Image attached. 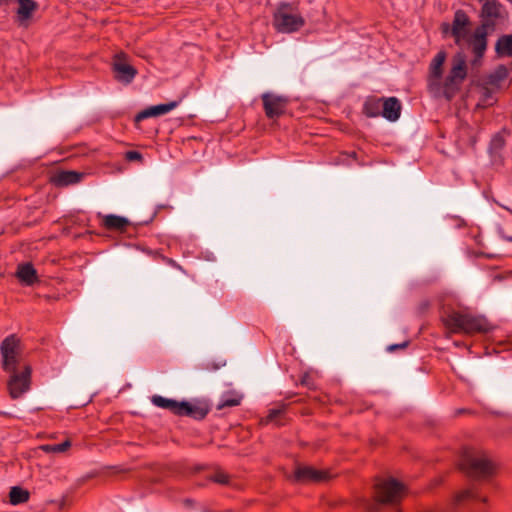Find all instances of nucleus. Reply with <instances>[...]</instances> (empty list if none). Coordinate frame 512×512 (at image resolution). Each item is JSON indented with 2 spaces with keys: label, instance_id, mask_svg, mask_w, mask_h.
Returning <instances> with one entry per match:
<instances>
[{
  "label": "nucleus",
  "instance_id": "1",
  "mask_svg": "<svg viewBox=\"0 0 512 512\" xmlns=\"http://www.w3.org/2000/svg\"><path fill=\"white\" fill-rule=\"evenodd\" d=\"M442 321L452 333H487L492 329L491 324L485 317L460 311L447 314Z\"/></svg>",
  "mask_w": 512,
  "mask_h": 512
},
{
  "label": "nucleus",
  "instance_id": "2",
  "mask_svg": "<svg viewBox=\"0 0 512 512\" xmlns=\"http://www.w3.org/2000/svg\"><path fill=\"white\" fill-rule=\"evenodd\" d=\"M460 469L473 478H488L494 475L499 464L484 451L474 452L465 449L459 463Z\"/></svg>",
  "mask_w": 512,
  "mask_h": 512
},
{
  "label": "nucleus",
  "instance_id": "3",
  "mask_svg": "<svg viewBox=\"0 0 512 512\" xmlns=\"http://www.w3.org/2000/svg\"><path fill=\"white\" fill-rule=\"evenodd\" d=\"M305 23V19L300 14L297 3L282 1L278 3L272 15V24L278 33H295L302 29Z\"/></svg>",
  "mask_w": 512,
  "mask_h": 512
},
{
  "label": "nucleus",
  "instance_id": "4",
  "mask_svg": "<svg viewBox=\"0 0 512 512\" xmlns=\"http://www.w3.org/2000/svg\"><path fill=\"white\" fill-rule=\"evenodd\" d=\"M406 495V487L394 478L383 480L375 485L376 502L369 507V512H379L382 504L398 505Z\"/></svg>",
  "mask_w": 512,
  "mask_h": 512
},
{
  "label": "nucleus",
  "instance_id": "5",
  "mask_svg": "<svg viewBox=\"0 0 512 512\" xmlns=\"http://www.w3.org/2000/svg\"><path fill=\"white\" fill-rule=\"evenodd\" d=\"M467 77V65L462 54H458L453 59L452 67L446 76L443 84H441L440 95L446 100H452L459 92L461 84Z\"/></svg>",
  "mask_w": 512,
  "mask_h": 512
},
{
  "label": "nucleus",
  "instance_id": "6",
  "mask_svg": "<svg viewBox=\"0 0 512 512\" xmlns=\"http://www.w3.org/2000/svg\"><path fill=\"white\" fill-rule=\"evenodd\" d=\"M21 341L15 334L4 338L0 344L1 367L4 372L21 369Z\"/></svg>",
  "mask_w": 512,
  "mask_h": 512
},
{
  "label": "nucleus",
  "instance_id": "7",
  "mask_svg": "<svg viewBox=\"0 0 512 512\" xmlns=\"http://www.w3.org/2000/svg\"><path fill=\"white\" fill-rule=\"evenodd\" d=\"M8 373L10 374L9 379L7 380L9 396L12 399H18L31 388L32 368L30 365L24 364L21 369Z\"/></svg>",
  "mask_w": 512,
  "mask_h": 512
},
{
  "label": "nucleus",
  "instance_id": "8",
  "mask_svg": "<svg viewBox=\"0 0 512 512\" xmlns=\"http://www.w3.org/2000/svg\"><path fill=\"white\" fill-rule=\"evenodd\" d=\"M470 24V18L467 15V13L462 9H458L454 13L451 27L448 24H443L442 30L444 33L450 30L455 45L458 47H462L463 44L468 39V37L470 36Z\"/></svg>",
  "mask_w": 512,
  "mask_h": 512
},
{
  "label": "nucleus",
  "instance_id": "9",
  "mask_svg": "<svg viewBox=\"0 0 512 512\" xmlns=\"http://www.w3.org/2000/svg\"><path fill=\"white\" fill-rule=\"evenodd\" d=\"M482 3L479 27L494 32L498 21L502 18L503 5L498 0H479Z\"/></svg>",
  "mask_w": 512,
  "mask_h": 512
},
{
  "label": "nucleus",
  "instance_id": "10",
  "mask_svg": "<svg viewBox=\"0 0 512 512\" xmlns=\"http://www.w3.org/2000/svg\"><path fill=\"white\" fill-rule=\"evenodd\" d=\"M446 60V53L439 51L432 59L429 66L428 89L434 96H440L441 78L443 74V64Z\"/></svg>",
  "mask_w": 512,
  "mask_h": 512
},
{
  "label": "nucleus",
  "instance_id": "11",
  "mask_svg": "<svg viewBox=\"0 0 512 512\" xmlns=\"http://www.w3.org/2000/svg\"><path fill=\"white\" fill-rule=\"evenodd\" d=\"M261 99L265 115L268 119H277L284 115L289 103L287 97L269 92L263 93Z\"/></svg>",
  "mask_w": 512,
  "mask_h": 512
},
{
  "label": "nucleus",
  "instance_id": "12",
  "mask_svg": "<svg viewBox=\"0 0 512 512\" xmlns=\"http://www.w3.org/2000/svg\"><path fill=\"white\" fill-rule=\"evenodd\" d=\"M490 33L492 31L477 26L473 34L466 40L475 57V61L481 60L484 57L488 44L487 36Z\"/></svg>",
  "mask_w": 512,
  "mask_h": 512
},
{
  "label": "nucleus",
  "instance_id": "13",
  "mask_svg": "<svg viewBox=\"0 0 512 512\" xmlns=\"http://www.w3.org/2000/svg\"><path fill=\"white\" fill-rule=\"evenodd\" d=\"M294 479L299 483H319L327 480L328 474L311 466H300L294 472Z\"/></svg>",
  "mask_w": 512,
  "mask_h": 512
},
{
  "label": "nucleus",
  "instance_id": "14",
  "mask_svg": "<svg viewBox=\"0 0 512 512\" xmlns=\"http://www.w3.org/2000/svg\"><path fill=\"white\" fill-rule=\"evenodd\" d=\"M123 57V54L116 55L115 61L113 63V72L117 81L124 84H129L135 78L137 70L132 65L123 62Z\"/></svg>",
  "mask_w": 512,
  "mask_h": 512
},
{
  "label": "nucleus",
  "instance_id": "15",
  "mask_svg": "<svg viewBox=\"0 0 512 512\" xmlns=\"http://www.w3.org/2000/svg\"><path fill=\"white\" fill-rule=\"evenodd\" d=\"M402 105L396 97H383L382 100V117L388 121L394 122L400 118Z\"/></svg>",
  "mask_w": 512,
  "mask_h": 512
},
{
  "label": "nucleus",
  "instance_id": "16",
  "mask_svg": "<svg viewBox=\"0 0 512 512\" xmlns=\"http://www.w3.org/2000/svg\"><path fill=\"white\" fill-rule=\"evenodd\" d=\"M209 411L210 409L206 404H192L183 400L179 416H187L195 420H203Z\"/></svg>",
  "mask_w": 512,
  "mask_h": 512
},
{
  "label": "nucleus",
  "instance_id": "17",
  "mask_svg": "<svg viewBox=\"0 0 512 512\" xmlns=\"http://www.w3.org/2000/svg\"><path fill=\"white\" fill-rule=\"evenodd\" d=\"M38 4L34 0H18L17 21L21 26L27 27L29 20L37 10Z\"/></svg>",
  "mask_w": 512,
  "mask_h": 512
},
{
  "label": "nucleus",
  "instance_id": "18",
  "mask_svg": "<svg viewBox=\"0 0 512 512\" xmlns=\"http://www.w3.org/2000/svg\"><path fill=\"white\" fill-rule=\"evenodd\" d=\"M16 276L19 281L26 286H32L39 281L37 271L31 263L19 264Z\"/></svg>",
  "mask_w": 512,
  "mask_h": 512
},
{
  "label": "nucleus",
  "instance_id": "19",
  "mask_svg": "<svg viewBox=\"0 0 512 512\" xmlns=\"http://www.w3.org/2000/svg\"><path fill=\"white\" fill-rule=\"evenodd\" d=\"M507 76L508 69L504 65H499L493 72L488 74L483 79L482 84L498 91L501 88L502 82L507 78Z\"/></svg>",
  "mask_w": 512,
  "mask_h": 512
},
{
  "label": "nucleus",
  "instance_id": "20",
  "mask_svg": "<svg viewBox=\"0 0 512 512\" xmlns=\"http://www.w3.org/2000/svg\"><path fill=\"white\" fill-rule=\"evenodd\" d=\"M382 98L375 96H369L365 100L362 108V112L369 118H375L382 116Z\"/></svg>",
  "mask_w": 512,
  "mask_h": 512
},
{
  "label": "nucleus",
  "instance_id": "21",
  "mask_svg": "<svg viewBox=\"0 0 512 512\" xmlns=\"http://www.w3.org/2000/svg\"><path fill=\"white\" fill-rule=\"evenodd\" d=\"M151 401L155 406L169 410L171 413H173L176 416H179V414H180L182 401L165 398L160 395L152 396Z\"/></svg>",
  "mask_w": 512,
  "mask_h": 512
},
{
  "label": "nucleus",
  "instance_id": "22",
  "mask_svg": "<svg viewBox=\"0 0 512 512\" xmlns=\"http://www.w3.org/2000/svg\"><path fill=\"white\" fill-rule=\"evenodd\" d=\"M103 225L107 230L123 232L129 225V221L125 217L110 214L104 217Z\"/></svg>",
  "mask_w": 512,
  "mask_h": 512
},
{
  "label": "nucleus",
  "instance_id": "23",
  "mask_svg": "<svg viewBox=\"0 0 512 512\" xmlns=\"http://www.w3.org/2000/svg\"><path fill=\"white\" fill-rule=\"evenodd\" d=\"M81 174L75 171H61L54 178L53 182L57 186H68L79 182Z\"/></svg>",
  "mask_w": 512,
  "mask_h": 512
},
{
  "label": "nucleus",
  "instance_id": "24",
  "mask_svg": "<svg viewBox=\"0 0 512 512\" xmlns=\"http://www.w3.org/2000/svg\"><path fill=\"white\" fill-rule=\"evenodd\" d=\"M495 50L499 56H512V34L499 37Z\"/></svg>",
  "mask_w": 512,
  "mask_h": 512
},
{
  "label": "nucleus",
  "instance_id": "25",
  "mask_svg": "<svg viewBox=\"0 0 512 512\" xmlns=\"http://www.w3.org/2000/svg\"><path fill=\"white\" fill-rule=\"evenodd\" d=\"M241 401L242 395L235 392H228L221 396V399L217 404V409L221 410L225 407H235L240 405Z\"/></svg>",
  "mask_w": 512,
  "mask_h": 512
},
{
  "label": "nucleus",
  "instance_id": "26",
  "mask_svg": "<svg viewBox=\"0 0 512 512\" xmlns=\"http://www.w3.org/2000/svg\"><path fill=\"white\" fill-rule=\"evenodd\" d=\"M30 494L27 490L14 486L9 492V501L12 505L25 503L29 500Z\"/></svg>",
  "mask_w": 512,
  "mask_h": 512
},
{
  "label": "nucleus",
  "instance_id": "27",
  "mask_svg": "<svg viewBox=\"0 0 512 512\" xmlns=\"http://www.w3.org/2000/svg\"><path fill=\"white\" fill-rule=\"evenodd\" d=\"M497 92L489 86L481 85V97L479 106L488 107L492 106L495 103V99L493 98V94Z\"/></svg>",
  "mask_w": 512,
  "mask_h": 512
},
{
  "label": "nucleus",
  "instance_id": "28",
  "mask_svg": "<svg viewBox=\"0 0 512 512\" xmlns=\"http://www.w3.org/2000/svg\"><path fill=\"white\" fill-rule=\"evenodd\" d=\"M181 101H182V98L177 101H171L169 103L151 106L152 107L151 111H153L155 117H157V116H160V115H163V114H166V113L172 111L180 104Z\"/></svg>",
  "mask_w": 512,
  "mask_h": 512
},
{
  "label": "nucleus",
  "instance_id": "29",
  "mask_svg": "<svg viewBox=\"0 0 512 512\" xmlns=\"http://www.w3.org/2000/svg\"><path fill=\"white\" fill-rule=\"evenodd\" d=\"M71 442L69 440H65L59 444H45L40 448L42 451L46 453H62L65 452L68 448H70Z\"/></svg>",
  "mask_w": 512,
  "mask_h": 512
},
{
  "label": "nucleus",
  "instance_id": "30",
  "mask_svg": "<svg viewBox=\"0 0 512 512\" xmlns=\"http://www.w3.org/2000/svg\"><path fill=\"white\" fill-rule=\"evenodd\" d=\"M208 479L214 483H218L221 485H227L229 483L230 477L227 473L222 470H217L212 475L208 477Z\"/></svg>",
  "mask_w": 512,
  "mask_h": 512
},
{
  "label": "nucleus",
  "instance_id": "31",
  "mask_svg": "<svg viewBox=\"0 0 512 512\" xmlns=\"http://www.w3.org/2000/svg\"><path fill=\"white\" fill-rule=\"evenodd\" d=\"M284 412L283 409L273 408L270 409L267 416L262 419V423L268 424L274 422Z\"/></svg>",
  "mask_w": 512,
  "mask_h": 512
},
{
  "label": "nucleus",
  "instance_id": "32",
  "mask_svg": "<svg viewBox=\"0 0 512 512\" xmlns=\"http://www.w3.org/2000/svg\"><path fill=\"white\" fill-rule=\"evenodd\" d=\"M466 499H478V495L473 489L464 490L457 495L458 502L464 501Z\"/></svg>",
  "mask_w": 512,
  "mask_h": 512
},
{
  "label": "nucleus",
  "instance_id": "33",
  "mask_svg": "<svg viewBox=\"0 0 512 512\" xmlns=\"http://www.w3.org/2000/svg\"><path fill=\"white\" fill-rule=\"evenodd\" d=\"M151 110H152V107L150 106V107L140 111L139 113L136 114L134 121L136 123H139L140 121H142L146 118L155 117L154 112Z\"/></svg>",
  "mask_w": 512,
  "mask_h": 512
},
{
  "label": "nucleus",
  "instance_id": "34",
  "mask_svg": "<svg viewBox=\"0 0 512 512\" xmlns=\"http://www.w3.org/2000/svg\"><path fill=\"white\" fill-rule=\"evenodd\" d=\"M126 159L129 161L142 160V154L138 151H128L126 153Z\"/></svg>",
  "mask_w": 512,
  "mask_h": 512
},
{
  "label": "nucleus",
  "instance_id": "35",
  "mask_svg": "<svg viewBox=\"0 0 512 512\" xmlns=\"http://www.w3.org/2000/svg\"><path fill=\"white\" fill-rule=\"evenodd\" d=\"M408 345H409V341H404L403 343H400V344H392V345L388 346L387 350L389 352H393L398 349H404V348L408 347Z\"/></svg>",
  "mask_w": 512,
  "mask_h": 512
},
{
  "label": "nucleus",
  "instance_id": "36",
  "mask_svg": "<svg viewBox=\"0 0 512 512\" xmlns=\"http://www.w3.org/2000/svg\"><path fill=\"white\" fill-rule=\"evenodd\" d=\"M301 384L304 385V386H307L308 388H311L312 387V383H311V377L309 374H304L302 377H301V380H300Z\"/></svg>",
  "mask_w": 512,
  "mask_h": 512
},
{
  "label": "nucleus",
  "instance_id": "37",
  "mask_svg": "<svg viewBox=\"0 0 512 512\" xmlns=\"http://www.w3.org/2000/svg\"><path fill=\"white\" fill-rule=\"evenodd\" d=\"M220 368V365L215 363H206L201 366V369L215 371Z\"/></svg>",
  "mask_w": 512,
  "mask_h": 512
},
{
  "label": "nucleus",
  "instance_id": "38",
  "mask_svg": "<svg viewBox=\"0 0 512 512\" xmlns=\"http://www.w3.org/2000/svg\"><path fill=\"white\" fill-rule=\"evenodd\" d=\"M165 261L167 262V264L173 266V267H176L178 269H182L181 266L179 264H177V262L171 258H164Z\"/></svg>",
  "mask_w": 512,
  "mask_h": 512
},
{
  "label": "nucleus",
  "instance_id": "39",
  "mask_svg": "<svg viewBox=\"0 0 512 512\" xmlns=\"http://www.w3.org/2000/svg\"><path fill=\"white\" fill-rule=\"evenodd\" d=\"M0 415L4 416V417H11V414L8 413V412H3V411H0Z\"/></svg>",
  "mask_w": 512,
  "mask_h": 512
},
{
  "label": "nucleus",
  "instance_id": "40",
  "mask_svg": "<svg viewBox=\"0 0 512 512\" xmlns=\"http://www.w3.org/2000/svg\"><path fill=\"white\" fill-rule=\"evenodd\" d=\"M8 4V0H0V7Z\"/></svg>",
  "mask_w": 512,
  "mask_h": 512
},
{
  "label": "nucleus",
  "instance_id": "41",
  "mask_svg": "<svg viewBox=\"0 0 512 512\" xmlns=\"http://www.w3.org/2000/svg\"><path fill=\"white\" fill-rule=\"evenodd\" d=\"M481 501H483V502H487V498H486V497H484V498H482V499H481Z\"/></svg>",
  "mask_w": 512,
  "mask_h": 512
}]
</instances>
